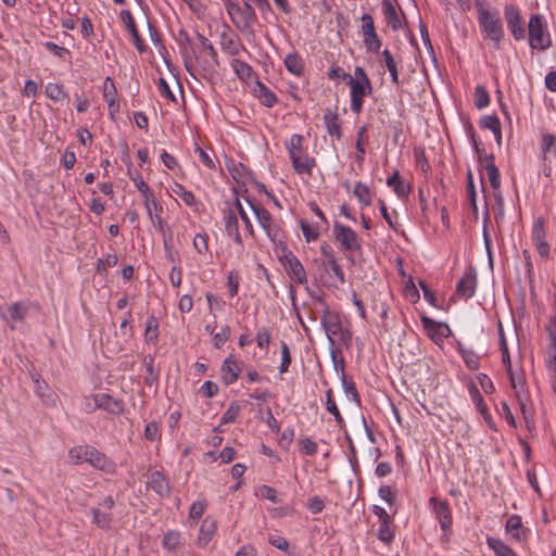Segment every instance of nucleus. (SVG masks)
Instances as JSON below:
<instances>
[{
    "label": "nucleus",
    "instance_id": "f257e3e1",
    "mask_svg": "<svg viewBox=\"0 0 556 556\" xmlns=\"http://www.w3.org/2000/svg\"><path fill=\"white\" fill-rule=\"evenodd\" d=\"M176 40L179 42L180 53L189 72L194 65L208 74L215 72L218 65L217 53L208 39L195 31L191 38L185 29H180Z\"/></svg>",
    "mask_w": 556,
    "mask_h": 556
},
{
    "label": "nucleus",
    "instance_id": "f03ea898",
    "mask_svg": "<svg viewBox=\"0 0 556 556\" xmlns=\"http://www.w3.org/2000/svg\"><path fill=\"white\" fill-rule=\"evenodd\" d=\"M478 12V24L484 39L493 42L495 49L500 48V42L504 37V29L496 12L484 8L482 0H476Z\"/></svg>",
    "mask_w": 556,
    "mask_h": 556
},
{
    "label": "nucleus",
    "instance_id": "7ed1b4c3",
    "mask_svg": "<svg viewBox=\"0 0 556 556\" xmlns=\"http://www.w3.org/2000/svg\"><path fill=\"white\" fill-rule=\"evenodd\" d=\"M287 150L294 170L300 175H311L315 166V160L309 157L303 147V137L292 135L287 142Z\"/></svg>",
    "mask_w": 556,
    "mask_h": 556
},
{
    "label": "nucleus",
    "instance_id": "20e7f679",
    "mask_svg": "<svg viewBox=\"0 0 556 556\" xmlns=\"http://www.w3.org/2000/svg\"><path fill=\"white\" fill-rule=\"evenodd\" d=\"M351 87V109L355 114H358L363 109V100L372 91V86L367 77L365 71L361 66L354 70V77H350L349 83Z\"/></svg>",
    "mask_w": 556,
    "mask_h": 556
},
{
    "label": "nucleus",
    "instance_id": "39448f33",
    "mask_svg": "<svg viewBox=\"0 0 556 556\" xmlns=\"http://www.w3.org/2000/svg\"><path fill=\"white\" fill-rule=\"evenodd\" d=\"M321 326L331 346L336 344V341L349 342L351 340L352 334L343 328L340 315L328 307L324 309Z\"/></svg>",
    "mask_w": 556,
    "mask_h": 556
},
{
    "label": "nucleus",
    "instance_id": "423d86ee",
    "mask_svg": "<svg viewBox=\"0 0 556 556\" xmlns=\"http://www.w3.org/2000/svg\"><path fill=\"white\" fill-rule=\"evenodd\" d=\"M528 33L529 45L532 49L544 51L551 47V36L547 31L546 22L542 15H531L528 23Z\"/></svg>",
    "mask_w": 556,
    "mask_h": 556
},
{
    "label": "nucleus",
    "instance_id": "0eeeda50",
    "mask_svg": "<svg viewBox=\"0 0 556 556\" xmlns=\"http://www.w3.org/2000/svg\"><path fill=\"white\" fill-rule=\"evenodd\" d=\"M225 5L231 22L240 31L250 29L256 21V14L248 0H243L242 7L229 0L225 2Z\"/></svg>",
    "mask_w": 556,
    "mask_h": 556
},
{
    "label": "nucleus",
    "instance_id": "6e6552de",
    "mask_svg": "<svg viewBox=\"0 0 556 556\" xmlns=\"http://www.w3.org/2000/svg\"><path fill=\"white\" fill-rule=\"evenodd\" d=\"M115 506L114 498L109 495L103 501L91 509L92 523L101 529H110L113 521L112 509Z\"/></svg>",
    "mask_w": 556,
    "mask_h": 556
},
{
    "label": "nucleus",
    "instance_id": "1a4fd4ad",
    "mask_svg": "<svg viewBox=\"0 0 556 556\" xmlns=\"http://www.w3.org/2000/svg\"><path fill=\"white\" fill-rule=\"evenodd\" d=\"M429 503L440 523L441 530L443 531V536L447 540L452 526V511L450 505L447 501H440L437 497H431Z\"/></svg>",
    "mask_w": 556,
    "mask_h": 556
},
{
    "label": "nucleus",
    "instance_id": "9d476101",
    "mask_svg": "<svg viewBox=\"0 0 556 556\" xmlns=\"http://www.w3.org/2000/svg\"><path fill=\"white\" fill-rule=\"evenodd\" d=\"M159 211H162V207H157V204L154 200H152L151 204V219L153 223V226L162 233L163 236V243L164 249L166 252V256L168 260H173V250H172V233L169 226L167 223L162 218V216L159 214Z\"/></svg>",
    "mask_w": 556,
    "mask_h": 556
},
{
    "label": "nucleus",
    "instance_id": "9b49d317",
    "mask_svg": "<svg viewBox=\"0 0 556 556\" xmlns=\"http://www.w3.org/2000/svg\"><path fill=\"white\" fill-rule=\"evenodd\" d=\"M333 235L344 250L357 251L361 249L358 236L350 227L337 223L333 226Z\"/></svg>",
    "mask_w": 556,
    "mask_h": 556
},
{
    "label": "nucleus",
    "instance_id": "f8f14e48",
    "mask_svg": "<svg viewBox=\"0 0 556 556\" xmlns=\"http://www.w3.org/2000/svg\"><path fill=\"white\" fill-rule=\"evenodd\" d=\"M251 208L260 226L265 230L268 238L273 241L278 239L280 229L278 225L274 222L271 214L258 204H251Z\"/></svg>",
    "mask_w": 556,
    "mask_h": 556
},
{
    "label": "nucleus",
    "instance_id": "ddd939ff",
    "mask_svg": "<svg viewBox=\"0 0 556 556\" xmlns=\"http://www.w3.org/2000/svg\"><path fill=\"white\" fill-rule=\"evenodd\" d=\"M27 313L28 306L22 302L0 306V317L9 324L11 329L15 328L14 323L23 321Z\"/></svg>",
    "mask_w": 556,
    "mask_h": 556
},
{
    "label": "nucleus",
    "instance_id": "4468645a",
    "mask_svg": "<svg viewBox=\"0 0 556 556\" xmlns=\"http://www.w3.org/2000/svg\"><path fill=\"white\" fill-rule=\"evenodd\" d=\"M505 20L515 40H522L526 31L522 25L520 11L516 5L507 4L504 9Z\"/></svg>",
    "mask_w": 556,
    "mask_h": 556
},
{
    "label": "nucleus",
    "instance_id": "2eb2a0df",
    "mask_svg": "<svg viewBox=\"0 0 556 556\" xmlns=\"http://www.w3.org/2000/svg\"><path fill=\"white\" fill-rule=\"evenodd\" d=\"M94 408L103 409L112 415H121L124 412L122 401L113 399L108 393H98L93 395Z\"/></svg>",
    "mask_w": 556,
    "mask_h": 556
},
{
    "label": "nucleus",
    "instance_id": "dca6fc26",
    "mask_svg": "<svg viewBox=\"0 0 556 556\" xmlns=\"http://www.w3.org/2000/svg\"><path fill=\"white\" fill-rule=\"evenodd\" d=\"M285 258L289 277L298 285H305L307 282V276L300 260L292 253L286 255Z\"/></svg>",
    "mask_w": 556,
    "mask_h": 556
},
{
    "label": "nucleus",
    "instance_id": "f3484780",
    "mask_svg": "<svg viewBox=\"0 0 556 556\" xmlns=\"http://www.w3.org/2000/svg\"><path fill=\"white\" fill-rule=\"evenodd\" d=\"M87 463H89L96 469L102 470L106 473H113L116 468V465L113 460H111L105 454L101 453L93 446H90Z\"/></svg>",
    "mask_w": 556,
    "mask_h": 556
},
{
    "label": "nucleus",
    "instance_id": "a211bd4d",
    "mask_svg": "<svg viewBox=\"0 0 556 556\" xmlns=\"http://www.w3.org/2000/svg\"><path fill=\"white\" fill-rule=\"evenodd\" d=\"M382 12L392 30L396 31L403 27L404 14L390 0H382Z\"/></svg>",
    "mask_w": 556,
    "mask_h": 556
},
{
    "label": "nucleus",
    "instance_id": "6ab92c4d",
    "mask_svg": "<svg viewBox=\"0 0 556 556\" xmlns=\"http://www.w3.org/2000/svg\"><path fill=\"white\" fill-rule=\"evenodd\" d=\"M477 286L476 273L471 269L467 270L456 286V292L464 299H469L475 294Z\"/></svg>",
    "mask_w": 556,
    "mask_h": 556
},
{
    "label": "nucleus",
    "instance_id": "aec40b11",
    "mask_svg": "<svg viewBox=\"0 0 556 556\" xmlns=\"http://www.w3.org/2000/svg\"><path fill=\"white\" fill-rule=\"evenodd\" d=\"M216 532V521L211 517L204 518L199 530L198 545L201 547H205L212 541Z\"/></svg>",
    "mask_w": 556,
    "mask_h": 556
},
{
    "label": "nucleus",
    "instance_id": "412c9836",
    "mask_svg": "<svg viewBox=\"0 0 556 556\" xmlns=\"http://www.w3.org/2000/svg\"><path fill=\"white\" fill-rule=\"evenodd\" d=\"M121 18L124 22L127 30L130 33L134 43L139 52H143L146 50L143 40L140 38L138 29L136 27L134 17L131 13L127 10L121 12Z\"/></svg>",
    "mask_w": 556,
    "mask_h": 556
},
{
    "label": "nucleus",
    "instance_id": "4be33fe9",
    "mask_svg": "<svg viewBox=\"0 0 556 556\" xmlns=\"http://www.w3.org/2000/svg\"><path fill=\"white\" fill-rule=\"evenodd\" d=\"M225 230L229 237H231L235 242L239 245H242L241 235L239 232L238 217L237 214L232 211L226 213L225 217Z\"/></svg>",
    "mask_w": 556,
    "mask_h": 556
},
{
    "label": "nucleus",
    "instance_id": "5701e85b",
    "mask_svg": "<svg viewBox=\"0 0 556 556\" xmlns=\"http://www.w3.org/2000/svg\"><path fill=\"white\" fill-rule=\"evenodd\" d=\"M241 371L239 364L232 358L228 357L224 361L222 367V377L226 384L233 383Z\"/></svg>",
    "mask_w": 556,
    "mask_h": 556
},
{
    "label": "nucleus",
    "instance_id": "b1692460",
    "mask_svg": "<svg viewBox=\"0 0 556 556\" xmlns=\"http://www.w3.org/2000/svg\"><path fill=\"white\" fill-rule=\"evenodd\" d=\"M149 485L161 497H168L170 494V488L165 480L164 476L154 471L150 475Z\"/></svg>",
    "mask_w": 556,
    "mask_h": 556
},
{
    "label": "nucleus",
    "instance_id": "393cba45",
    "mask_svg": "<svg viewBox=\"0 0 556 556\" xmlns=\"http://www.w3.org/2000/svg\"><path fill=\"white\" fill-rule=\"evenodd\" d=\"M421 323H422L425 329L428 331L429 336L433 340H435L437 338L440 340V339L446 337L447 334L445 332L450 331V328L447 327V325H444L441 323H435L434 320H432L429 317H422Z\"/></svg>",
    "mask_w": 556,
    "mask_h": 556
},
{
    "label": "nucleus",
    "instance_id": "a878e982",
    "mask_svg": "<svg viewBox=\"0 0 556 556\" xmlns=\"http://www.w3.org/2000/svg\"><path fill=\"white\" fill-rule=\"evenodd\" d=\"M254 93L258 98L261 103L267 108L274 106L277 102V97L275 96V93L261 81L256 83Z\"/></svg>",
    "mask_w": 556,
    "mask_h": 556
},
{
    "label": "nucleus",
    "instance_id": "bb28decb",
    "mask_svg": "<svg viewBox=\"0 0 556 556\" xmlns=\"http://www.w3.org/2000/svg\"><path fill=\"white\" fill-rule=\"evenodd\" d=\"M480 126L482 128L490 129L497 141V144L501 146L502 143V128H501V122L495 115H485L480 121Z\"/></svg>",
    "mask_w": 556,
    "mask_h": 556
},
{
    "label": "nucleus",
    "instance_id": "cd10ccee",
    "mask_svg": "<svg viewBox=\"0 0 556 556\" xmlns=\"http://www.w3.org/2000/svg\"><path fill=\"white\" fill-rule=\"evenodd\" d=\"M324 122L327 128V131L330 136H334L337 138L341 137V128L339 123L338 114L331 110H327L324 114Z\"/></svg>",
    "mask_w": 556,
    "mask_h": 556
},
{
    "label": "nucleus",
    "instance_id": "c85d7f7f",
    "mask_svg": "<svg viewBox=\"0 0 556 556\" xmlns=\"http://www.w3.org/2000/svg\"><path fill=\"white\" fill-rule=\"evenodd\" d=\"M387 185L393 188L394 192L397 197L405 198L410 190L408 184H405L399 175V172H394L392 176H390L387 180Z\"/></svg>",
    "mask_w": 556,
    "mask_h": 556
},
{
    "label": "nucleus",
    "instance_id": "c756f323",
    "mask_svg": "<svg viewBox=\"0 0 556 556\" xmlns=\"http://www.w3.org/2000/svg\"><path fill=\"white\" fill-rule=\"evenodd\" d=\"M353 193L357 198V200L362 206H368L371 204L372 199H374V193L371 192L370 188L366 184L358 181L355 185Z\"/></svg>",
    "mask_w": 556,
    "mask_h": 556
},
{
    "label": "nucleus",
    "instance_id": "7c9ffc66",
    "mask_svg": "<svg viewBox=\"0 0 556 556\" xmlns=\"http://www.w3.org/2000/svg\"><path fill=\"white\" fill-rule=\"evenodd\" d=\"M286 68L295 76H301L304 70V62L298 53H289L285 58Z\"/></svg>",
    "mask_w": 556,
    "mask_h": 556
},
{
    "label": "nucleus",
    "instance_id": "2f4dec72",
    "mask_svg": "<svg viewBox=\"0 0 556 556\" xmlns=\"http://www.w3.org/2000/svg\"><path fill=\"white\" fill-rule=\"evenodd\" d=\"M522 522L518 515L510 516L506 521V531L515 540L520 541L522 539Z\"/></svg>",
    "mask_w": 556,
    "mask_h": 556
},
{
    "label": "nucleus",
    "instance_id": "473e14b6",
    "mask_svg": "<svg viewBox=\"0 0 556 556\" xmlns=\"http://www.w3.org/2000/svg\"><path fill=\"white\" fill-rule=\"evenodd\" d=\"M231 65V68L233 70V72L236 73V75L243 81H247L251 78V75H252V67L239 60V59H233L230 63Z\"/></svg>",
    "mask_w": 556,
    "mask_h": 556
},
{
    "label": "nucleus",
    "instance_id": "72a5a7b5",
    "mask_svg": "<svg viewBox=\"0 0 556 556\" xmlns=\"http://www.w3.org/2000/svg\"><path fill=\"white\" fill-rule=\"evenodd\" d=\"M89 451L90 445L75 446L70 450L68 457L71 458L73 464L78 465L88 460Z\"/></svg>",
    "mask_w": 556,
    "mask_h": 556
},
{
    "label": "nucleus",
    "instance_id": "f704fd0d",
    "mask_svg": "<svg viewBox=\"0 0 556 556\" xmlns=\"http://www.w3.org/2000/svg\"><path fill=\"white\" fill-rule=\"evenodd\" d=\"M488 546L494 552L496 556H509L514 551L506 545L503 541L495 538L486 539Z\"/></svg>",
    "mask_w": 556,
    "mask_h": 556
},
{
    "label": "nucleus",
    "instance_id": "c9c22d12",
    "mask_svg": "<svg viewBox=\"0 0 556 556\" xmlns=\"http://www.w3.org/2000/svg\"><path fill=\"white\" fill-rule=\"evenodd\" d=\"M176 195H178L182 202L193 211H198L199 203L197 202L194 194L191 191L186 190L184 186L176 184Z\"/></svg>",
    "mask_w": 556,
    "mask_h": 556
},
{
    "label": "nucleus",
    "instance_id": "e433bc0d",
    "mask_svg": "<svg viewBox=\"0 0 556 556\" xmlns=\"http://www.w3.org/2000/svg\"><path fill=\"white\" fill-rule=\"evenodd\" d=\"M469 393H470L471 400L475 403L477 409L480 412L481 415H483V417L485 419H489L490 416L488 413L486 405H485L483 397L480 394L478 388L476 386H470Z\"/></svg>",
    "mask_w": 556,
    "mask_h": 556
},
{
    "label": "nucleus",
    "instance_id": "4c0bfd02",
    "mask_svg": "<svg viewBox=\"0 0 556 556\" xmlns=\"http://www.w3.org/2000/svg\"><path fill=\"white\" fill-rule=\"evenodd\" d=\"M222 48L228 53L236 55L239 53L241 46L236 40V36H228L226 33H223L220 40Z\"/></svg>",
    "mask_w": 556,
    "mask_h": 556
},
{
    "label": "nucleus",
    "instance_id": "58836bf2",
    "mask_svg": "<svg viewBox=\"0 0 556 556\" xmlns=\"http://www.w3.org/2000/svg\"><path fill=\"white\" fill-rule=\"evenodd\" d=\"M46 94L49 99L53 101H61L67 98L66 92L63 90L62 86L59 84L49 83L46 86Z\"/></svg>",
    "mask_w": 556,
    "mask_h": 556
},
{
    "label": "nucleus",
    "instance_id": "ea45409f",
    "mask_svg": "<svg viewBox=\"0 0 556 556\" xmlns=\"http://www.w3.org/2000/svg\"><path fill=\"white\" fill-rule=\"evenodd\" d=\"M326 397H327V401H326V408L327 410L334 417L337 424L339 426H342L344 424V420L340 414V410L332 397V391L331 390H328L327 393H326Z\"/></svg>",
    "mask_w": 556,
    "mask_h": 556
},
{
    "label": "nucleus",
    "instance_id": "a19ab883",
    "mask_svg": "<svg viewBox=\"0 0 556 556\" xmlns=\"http://www.w3.org/2000/svg\"><path fill=\"white\" fill-rule=\"evenodd\" d=\"M377 536L381 542L386 544H390L393 541L394 532L391 529V520L380 522Z\"/></svg>",
    "mask_w": 556,
    "mask_h": 556
},
{
    "label": "nucleus",
    "instance_id": "79ce46f5",
    "mask_svg": "<svg viewBox=\"0 0 556 556\" xmlns=\"http://www.w3.org/2000/svg\"><path fill=\"white\" fill-rule=\"evenodd\" d=\"M382 56L384 59L386 66L391 75L392 81L394 84H397L399 83V72H397L396 63H395L391 52L388 49H384L382 52Z\"/></svg>",
    "mask_w": 556,
    "mask_h": 556
},
{
    "label": "nucleus",
    "instance_id": "37998d69",
    "mask_svg": "<svg viewBox=\"0 0 556 556\" xmlns=\"http://www.w3.org/2000/svg\"><path fill=\"white\" fill-rule=\"evenodd\" d=\"M491 187L498 190L501 187L500 172L495 164H486L484 166Z\"/></svg>",
    "mask_w": 556,
    "mask_h": 556
},
{
    "label": "nucleus",
    "instance_id": "c03bdc74",
    "mask_svg": "<svg viewBox=\"0 0 556 556\" xmlns=\"http://www.w3.org/2000/svg\"><path fill=\"white\" fill-rule=\"evenodd\" d=\"M363 42H364L365 48L368 51H371V52H375V53H377L380 50L381 45H382L381 40L378 37L376 31L371 33V34H368V35H364L363 36Z\"/></svg>",
    "mask_w": 556,
    "mask_h": 556
},
{
    "label": "nucleus",
    "instance_id": "a18cd8bd",
    "mask_svg": "<svg viewBox=\"0 0 556 556\" xmlns=\"http://www.w3.org/2000/svg\"><path fill=\"white\" fill-rule=\"evenodd\" d=\"M325 266L333 273L337 279L336 286L343 285L345 282L344 271L341 265L338 263L337 258L329 260L327 263H325Z\"/></svg>",
    "mask_w": 556,
    "mask_h": 556
},
{
    "label": "nucleus",
    "instance_id": "49530a36",
    "mask_svg": "<svg viewBox=\"0 0 556 556\" xmlns=\"http://www.w3.org/2000/svg\"><path fill=\"white\" fill-rule=\"evenodd\" d=\"M159 321L154 316L147 319L144 338L147 341H153L157 338Z\"/></svg>",
    "mask_w": 556,
    "mask_h": 556
},
{
    "label": "nucleus",
    "instance_id": "de8ad7c7",
    "mask_svg": "<svg viewBox=\"0 0 556 556\" xmlns=\"http://www.w3.org/2000/svg\"><path fill=\"white\" fill-rule=\"evenodd\" d=\"M300 452L304 455L314 456L318 452L317 443L309 438H303L299 441Z\"/></svg>",
    "mask_w": 556,
    "mask_h": 556
},
{
    "label": "nucleus",
    "instance_id": "09e8293b",
    "mask_svg": "<svg viewBox=\"0 0 556 556\" xmlns=\"http://www.w3.org/2000/svg\"><path fill=\"white\" fill-rule=\"evenodd\" d=\"M366 128L363 126L358 129L356 135V142H355V149H356V162L362 164L365 160V149L363 146V138L365 136Z\"/></svg>",
    "mask_w": 556,
    "mask_h": 556
},
{
    "label": "nucleus",
    "instance_id": "8fccbe9b",
    "mask_svg": "<svg viewBox=\"0 0 556 556\" xmlns=\"http://www.w3.org/2000/svg\"><path fill=\"white\" fill-rule=\"evenodd\" d=\"M490 98L488 91L482 86L475 89V104L478 109H483L489 104Z\"/></svg>",
    "mask_w": 556,
    "mask_h": 556
},
{
    "label": "nucleus",
    "instance_id": "3c124183",
    "mask_svg": "<svg viewBox=\"0 0 556 556\" xmlns=\"http://www.w3.org/2000/svg\"><path fill=\"white\" fill-rule=\"evenodd\" d=\"M136 185H137L138 190L143 195L148 213H149V215H151V204H152V200H154V199H153L152 193L150 192L149 186L141 178L136 182Z\"/></svg>",
    "mask_w": 556,
    "mask_h": 556
},
{
    "label": "nucleus",
    "instance_id": "603ef678",
    "mask_svg": "<svg viewBox=\"0 0 556 556\" xmlns=\"http://www.w3.org/2000/svg\"><path fill=\"white\" fill-rule=\"evenodd\" d=\"M240 413V406L237 403L230 404V406L227 408V410L223 414L220 418V424H230L233 422Z\"/></svg>",
    "mask_w": 556,
    "mask_h": 556
},
{
    "label": "nucleus",
    "instance_id": "864d4df0",
    "mask_svg": "<svg viewBox=\"0 0 556 556\" xmlns=\"http://www.w3.org/2000/svg\"><path fill=\"white\" fill-rule=\"evenodd\" d=\"M301 229H302L303 236L307 242L317 240V238L319 236L317 226L311 225L305 222H301Z\"/></svg>",
    "mask_w": 556,
    "mask_h": 556
},
{
    "label": "nucleus",
    "instance_id": "5fc2aeb1",
    "mask_svg": "<svg viewBox=\"0 0 556 556\" xmlns=\"http://www.w3.org/2000/svg\"><path fill=\"white\" fill-rule=\"evenodd\" d=\"M230 338V327L224 326L220 331L214 334L213 337V345L216 349H220Z\"/></svg>",
    "mask_w": 556,
    "mask_h": 556
},
{
    "label": "nucleus",
    "instance_id": "6e6d98bb",
    "mask_svg": "<svg viewBox=\"0 0 556 556\" xmlns=\"http://www.w3.org/2000/svg\"><path fill=\"white\" fill-rule=\"evenodd\" d=\"M103 98L105 101L117 99V89L110 77H106L103 83Z\"/></svg>",
    "mask_w": 556,
    "mask_h": 556
},
{
    "label": "nucleus",
    "instance_id": "4d7b16f0",
    "mask_svg": "<svg viewBox=\"0 0 556 556\" xmlns=\"http://www.w3.org/2000/svg\"><path fill=\"white\" fill-rule=\"evenodd\" d=\"M379 208L381 212V215L388 223V225L394 229L397 230V223H396V213L394 212L393 215L388 212L387 205L383 200H379Z\"/></svg>",
    "mask_w": 556,
    "mask_h": 556
},
{
    "label": "nucleus",
    "instance_id": "13d9d810",
    "mask_svg": "<svg viewBox=\"0 0 556 556\" xmlns=\"http://www.w3.org/2000/svg\"><path fill=\"white\" fill-rule=\"evenodd\" d=\"M206 508V503L203 501H197L194 502L189 509V518L193 521H198L202 515L204 514V510Z\"/></svg>",
    "mask_w": 556,
    "mask_h": 556
},
{
    "label": "nucleus",
    "instance_id": "bf43d9fd",
    "mask_svg": "<svg viewBox=\"0 0 556 556\" xmlns=\"http://www.w3.org/2000/svg\"><path fill=\"white\" fill-rule=\"evenodd\" d=\"M161 437L159 424L156 421H150L144 428V438L148 441L154 442Z\"/></svg>",
    "mask_w": 556,
    "mask_h": 556
},
{
    "label": "nucleus",
    "instance_id": "052dcab7",
    "mask_svg": "<svg viewBox=\"0 0 556 556\" xmlns=\"http://www.w3.org/2000/svg\"><path fill=\"white\" fill-rule=\"evenodd\" d=\"M256 342L260 349L267 350L270 342V332L267 328L263 327L257 330Z\"/></svg>",
    "mask_w": 556,
    "mask_h": 556
},
{
    "label": "nucleus",
    "instance_id": "680f3d73",
    "mask_svg": "<svg viewBox=\"0 0 556 556\" xmlns=\"http://www.w3.org/2000/svg\"><path fill=\"white\" fill-rule=\"evenodd\" d=\"M290 364H291L290 351H289L287 343L282 341L281 342V364L279 367V371L281 374L288 371Z\"/></svg>",
    "mask_w": 556,
    "mask_h": 556
},
{
    "label": "nucleus",
    "instance_id": "e2e57ef3",
    "mask_svg": "<svg viewBox=\"0 0 556 556\" xmlns=\"http://www.w3.org/2000/svg\"><path fill=\"white\" fill-rule=\"evenodd\" d=\"M362 25L361 30L362 35H368L376 31L374 18L370 14H363L361 17Z\"/></svg>",
    "mask_w": 556,
    "mask_h": 556
},
{
    "label": "nucleus",
    "instance_id": "0e129e2a",
    "mask_svg": "<svg viewBox=\"0 0 556 556\" xmlns=\"http://www.w3.org/2000/svg\"><path fill=\"white\" fill-rule=\"evenodd\" d=\"M473 146H475V149H476V152L478 154V160L481 164H484V166L486 164H494V155L493 154H488L484 149H481L480 148V143L473 139Z\"/></svg>",
    "mask_w": 556,
    "mask_h": 556
},
{
    "label": "nucleus",
    "instance_id": "69168bd1",
    "mask_svg": "<svg viewBox=\"0 0 556 556\" xmlns=\"http://www.w3.org/2000/svg\"><path fill=\"white\" fill-rule=\"evenodd\" d=\"M45 47L60 59H64L70 54V51L66 48L58 46L52 41L45 42Z\"/></svg>",
    "mask_w": 556,
    "mask_h": 556
},
{
    "label": "nucleus",
    "instance_id": "338daca9",
    "mask_svg": "<svg viewBox=\"0 0 556 556\" xmlns=\"http://www.w3.org/2000/svg\"><path fill=\"white\" fill-rule=\"evenodd\" d=\"M477 378H478L479 384H480L481 389L484 391V393H486V394L493 393V391L495 390L494 384L485 374H479Z\"/></svg>",
    "mask_w": 556,
    "mask_h": 556
},
{
    "label": "nucleus",
    "instance_id": "774afa93",
    "mask_svg": "<svg viewBox=\"0 0 556 556\" xmlns=\"http://www.w3.org/2000/svg\"><path fill=\"white\" fill-rule=\"evenodd\" d=\"M258 494H260L262 497H264V498H266V500L270 501L271 503H278V502H279V500H278V497H277V492H276V490H275L274 488H271V486H268V485H263V486H261V488H260V491H258Z\"/></svg>",
    "mask_w": 556,
    "mask_h": 556
}]
</instances>
